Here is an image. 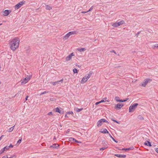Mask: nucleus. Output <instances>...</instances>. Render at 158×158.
<instances>
[{
    "label": "nucleus",
    "instance_id": "1",
    "mask_svg": "<svg viewBox=\"0 0 158 158\" xmlns=\"http://www.w3.org/2000/svg\"><path fill=\"white\" fill-rule=\"evenodd\" d=\"M19 42V39L17 37L11 40L9 43L10 48L12 51H15L18 48Z\"/></svg>",
    "mask_w": 158,
    "mask_h": 158
},
{
    "label": "nucleus",
    "instance_id": "2",
    "mask_svg": "<svg viewBox=\"0 0 158 158\" xmlns=\"http://www.w3.org/2000/svg\"><path fill=\"white\" fill-rule=\"evenodd\" d=\"M92 73V72H90L89 73V74L87 76H85V77H84L82 79V80L81 81V83L83 84L85 83L90 77Z\"/></svg>",
    "mask_w": 158,
    "mask_h": 158
},
{
    "label": "nucleus",
    "instance_id": "3",
    "mask_svg": "<svg viewBox=\"0 0 158 158\" xmlns=\"http://www.w3.org/2000/svg\"><path fill=\"white\" fill-rule=\"evenodd\" d=\"M138 105V104L137 103H135L132 105H131L129 108V112H133Z\"/></svg>",
    "mask_w": 158,
    "mask_h": 158
},
{
    "label": "nucleus",
    "instance_id": "4",
    "mask_svg": "<svg viewBox=\"0 0 158 158\" xmlns=\"http://www.w3.org/2000/svg\"><path fill=\"white\" fill-rule=\"evenodd\" d=\"M106 122L108 123V122L106 120L104 119H102L99 120L97 123V126L98 127L101 126L103 123Z\"/></svg>",
    "mask_w": 158,
    "mask_h": 158
},
{
    "label": "nucleus",
    "instance_id": "5",
    "mask_svg": "<svg viewBox=\"0 0 158 158\" xmlns=\"http://www.w3.org/2000/svg\"><path fill=\"white\" fill-rule=\"evenodd\" d=\"M31 76H28L27 77L21 80V83L25 84L30 79Z\"/></svg>",
    "mask_w": 158,
    "mask_h": 158
},
{
    "label": "nucleus",
    "instance_id": "6",
    "mask_svg": "<svg viewBox=\"0 0 158 158\" xmlns=\"http://www.w3.org/2000/svg\"><path fill=\"white\" fill-rule=\"evenodd\" d=\"M63 79H62L60 81H57L56 82H51L50 83L52 84L53 85H56L60 84H62Z\"/></svg>",
    "mask_w": 158,
    "mask_h": 158
},
{
    "label": "nucleus",
    "instance_id": "7",
    "mask_svg": "<svg viewBox=\"0 0 158 158\" xmlns=\"http://www.w3.org/2000/svg\"><path fill=\"white\" fill-rule=\"evenodd\" d=\"M152 80L149 78H147L144 81L142 84V85L143 87H145L146 85L150 81H151Z\"/></svg>",
    "mask_w": 158,
    "mask_h": 158
},
{
    "label": "nucleus",
    "instance_id": "8",
    "mask_svg": "<svg viewBox=\"0 0 158 158\" xmlns=\"http://www.w3.org/2000/svg\"><path fill=\"white\" fill-rule=\"evenodd\" d=\"M123 106V104L118 103L115 105L114 108V109L116 110L119 109H121Z\"/></svg>",
    "mask_w": 158,
    "mask_h": 158
},
{
    "label": "nucleus",
    "instance_id": "9",
    "mask_svg": "<svg viewBox=\"0 0 158 158\" xmlns=\"http://www.w3.org/2000/svg\"><path fill=\"white\" fill-rule=\"evenodd\" d=\"M10 13V11L8 10H6L2 12L3 15L5 16L8 15Z\"/></svg>",
    "mask_w": 158,
    "mask_h": 158
},
{
    "label": "nucleus",
    "instance_id": "10",
    "mask_svg": "<svg viewBox=\"0 0 158 158\" xmlns=\"http://www.w3.org/2000/svg\"><path fill=\"white\" fill-rule=\"evenodd\" d=\"M74 56V55L73 52L71 53L66 58V61L70 60L72 59V57Z\"/></svg>",
    "mask_w": 158,
    "mask_h": 158
},
{
    "label": "nucleus",
    "instance_id": "11",
    "mask_svg": "<svg viewBox=\"0 0 158 158\" xmlns=\"http://www.w3.org/2000/svg\"><path fill=\"white\" fill-rule=\"evenodd\" d=\"M24 2H21L17 4L15 6V8L16 9H18L23 4Z\"/></svg>",
    "mask_w": 158,
    "mask_h": 158
},
{
    "label": "nucleus",
    "instance_id": "12",
    "mask_svg": "<svg viewBox=\"0 0 158 158\" xmlns=\"http://www.w3.org/2000/svg\"><path fill=\"white\" fill-rule=\"evenodd\" d=\"M115 156L119 158H125L126 157V156L124 155L116 154Z\"/></svg>",
    "mask_w": 158,
    "mask_h": 158
},
{
    "label": "nucleus",
    "instance_id": "13",
    "mask_svg": "<svg viewBox=\"0 0 158 158\" xmlns=\"http://www.w3.org/2000/svg\"><path fill=\"white\" fill-rule=\"evenodd\" d=\"M70 36L69 34V33H68L66 35H65L63 38V39L64 40H65L67 39Z\"/></svg>",
    "mask_w": 158,
    "mask_h": 158
},
{
    "label": "nucleus",
    "instance_id": "14",
    "mask_svg": "<svg viewBox=\"0 0 158 158\" xmlns=\"http://www.w3.org/2000/svg\"><path fill=\"white\" fill-rule=\"evenodd\" d=\"M55 111L56 112H58L60 114H61L62 113V110H60L59 108L58 107H57L55 108Z\"/></svg>",
    "mask_w": 158,
    "mask_h": 158
},
{
    "label": "nucleus",
    "instance_id": "15",
    "mask_svg": "<svg viewBox=\"0 0 158 158\" xmlns=\"http://www.w3.org/2000/svg\"><path fill=\"white\" fill-rule=\"evenodd\" d=\"M77 50L79 51L80 52H84L86 50V49L85 48H78L77 49Z\"/></svg>",
    "mask_w": 158,
    "mask_h": 158
},
{
    "label": "nucleus",
    "instance_id": "16",
    "mask_svg": "<svg viewBox=\"0 0 158 158\" xmlns=\"http://www.w3.org/2000/svg\"><path fill=\"white\" fill-rule=\"evenodd\" d=\"M102 129L100 131L102 133L104 134L109 133L108 131L106 129H104L103 131H102Z\"/></svg>",
    "mask_w": 158,
    "mask_h": 158
},
{
    "label": "nucleus",
    "instance_id": "17",
    "mask_svg": "<svg viewBox=\"0 0 158 158\" xmlns=\"http://www.w3.org/2000/svg\"><path fill=\"white\" fill-rule=\"evenodd\" d=\"M69 140L70 141H73V142H76L77 143H79V141L76 140V139H75L74 138H70L69 139Z\"/></svg>",
    "mask_w": 158,
    "mask_h": 158
},
{
    "label": "nucleus",
    "instance_id": "18",
    "mask_svg": "<svg viewBox=\"0 0 158 158\" xmlns=\"http://www.w3.org/2000/svg\"><path fill=\"white\" fill-rule=\"evenodd\" d=\"M144 144L145 145L148 146H152L151 143L148 141H146V142L144 143Z\"/></svg>",
    "mask_w": 158,
    "mask_h": 158
},
{
    "label": "nucleus",
    "instance_id": "19",
    "mask_svg": "<svg viewBox=\"0 0 158 158\" xmlns=\"http://www.w3.org/2000/svg\"><path fill=\"white\" fill-rule=\"evenodd\" d=\"M59 146V145L58 144L55 143L52 145L51 146V148H56L58 147Z\"/></svg>",
    "mask_w": 158,
    "mask_h": 158
},
{
    "label": "nucleus",
    "instance_id": "20",
    "mask_svg": "<svg viewBox=\"0 0 158 158\" xmlns=\"http://www.w3.org/2000/svg\"><path fill=\"white\" fill-rule=\"evenodd\" d=\"M68 33L70 36L72 35L76 34H77V32L76 31H70L68 32Z\"/></svg>",
    "mask_w": 158,
    "mask_h": 158
},
{
    "label": "nucleus",
    "instance_id": "21",
    "mask_svg": "<svg viewBox=\"0 0 158 158\" xmlns=\"http://www.w3.org/2000/svg\"><path fill=\"white\" fill-rule=\"evenodd\" d=\"M152 48L153 49L157 48H158V44H156L152 45Z\"/></svg>",
    "mask_w": 158,
    "mask_h": 158
},
{
    "label": "nucleus",
    "instance_id": "22",
    "mask_svg": "<svg viewBox=\"0 0 158 158\" xmlns=\"http://www.w3.org/2000/svg\"><path fill=\"white\" fill-rule=\"evenodd\" d=\"M45 8L46 9L48 10H50L52 9V7L48 5L46 6Z\"/></svg>",
    "mask_w": 158,
    "mask_h": 158
},
{
    "label": "nucleus",
    "instance_id": "23",
    "mask_svg": "<svg viewBox=\"0 0 158 158\" xmlns=\"http://www.w3.org/2000/svg\"><path fill=\"white\" fill-rule=\"evenodd\" d=\"M15 126H13L10 128L8 130V132H11L14 129Z\"/></svg>",
    "mask_w": 158,
    "mask_h": 158
},
{
    "label": "nucleus",
    "instance_id": "24",
    "mask_svg": "<svg viewBox=\"0 0 158 158\" xmlns=\"http://www.w3.org/2000/svg\"><path fill=\"white\" fill-rule=\"evenodd\" d=\"M118 26L120 25H121L123 24L124 23V21L123 20H122L120 22H118Z\"/></svg>",
    "mask_w": 158,
    "mask_h": 158
},
{
    "label": "nucleus",
    "instance_id": "25",
    "mask_svg": "<svg viewBox=\"0 0 158 158\" xmlns=\"http://www.w3.org/2000/svg\"><path fill=\"white\" fill-rule=\"evenodd\" d=\"M118 22L117 23H113L112 24V26L114 27H117L118 26Z\"/></svg>",
    "mask_w": 158,
    "mask_h": 158
},
{
    "label": "nucleus",
    "instance_id": "26",
    "mask_svg": "<svg viewBox=\"0 0 158 158\" xmlns=\"http://www.w3.org/2000/svg\"><path fill=\"white\" fill-rule=\"evenodd\" d=\"M109 134V136L110 137L112 138V139H113V140L116 143H118V141H116L115 139L113 138L112 136L110 135V134Z\"/></svg>",
    "mask_w": 158,
    "mask_h": 158
},
{
    "label": "nucleus",
    "instance_id": "27",
    "mask_svg": "<svg viewBox=\"0 0 158 158\" xmlns=\"http://www.w3.org/2000/svg\"><path fill=\"white\" fill-rule=\"evenodd\" d=\"M107 98H104L103 99H102L101 101V102H106V101H108L107 100Z\"/></svg>",
    "mask_w": 158,
    "mask_h": 158
},
{
    "label": "nucleus",
    "instance_id": "28",
    "mask_svg": "<svg viewBox=\"0 0 158 158\" xmlns=\"http://www.w3.org/2000/svg\"><path fill=\"white\" fill-rule=\"evenodd\" d=\"M82 109H83L82 108L79 109V108H77L76 109V110L77 112H79L81 111V110H82Z\"/></svg>",
    "mask_w": 158,
    "mask_h": 158
},
{
    "label": "nucleus",
    "instance_id": "29",
    "mask_svg": "<svg viewBox=\"0 0 158 158\" xmlns=\"http://www.w3.org/2000/svg\"><path fill=\"white\" fill-rule=\"evenodd\" d=\"M138 118L140 119H143V118L141 115H139Z\"/></svg>",
    "mask_w": 158,
    "mask_h": 158
},
{
    "label": "nucleus",
    "instance_id": "30",
    "mask_svg": "<svg viewBox=\"0 0 158 158\" xmlns=\"http://www.w3.org/2000/svg\"><path fill=\"white\" fill-rule=\"evenodd\" d=\"M4 149L5 150V151L8 150L9 149V147L8 146H6L4 148Z\"/></svg>",
    "mask_w": 158,
    "mask_h": 158
},
{
    "label": "nucleus",
    "instance_id": "31",
    "mask_svg": "<svg viewBox=\"0 0 158 158\" xmlns=\"http://www.w3.org/2000/svg\"><path fill=\"white\" fill-rule=\"evenodd\" d=\"M5 151V150L4 149V148H3V149L1 150L0 151V154H2V153H3L4 151Z\"/></svg>",
    "mask_w": 158,
    "mask_h": 158
},
{
    "label": "nucleus",
    "instance_id": "32",
    "mask_svg": "<svg viewBox=\"0 0 158 158\" xmlns=\"http://www.w3.org/2000/svg\"><path fill=\"white\" fill-rule=\"evenodd\" d=\"M73 72L74 73H77V70L75 68V69H73Z\"/></svg>",
    "mask_w": 158,
    "mask_h": 158
},
{
    "label": "nucleus",
    "instance_id": "33",
    "mask_svg": "<svg viewBox=\"0 0 158 158\" xmlns=\"http://www.w3.org/2000/svg\"><path fill=\"white\" fill-rule=\"evenodd\" d=\"M93 6H91L90 8L87 11V12H89L91 11L92 9H93Z\"/></svg>",
    "mask_w": 158,
    "mask_h": 158
},
{
    "label": "nucleus",
    "instance_id": "34",
    "mask_svg": "<svg viewBox=\"0 0 158 158\" xmlns=\"http://www.w3.org/2000/svg\"><path fill=\"white\" fill-rule=\"evenodd\" d=\"M48 92H47L46 91H44L43 92H42L40 94V95H42V94H45L47 93H48Z\"/></svg>",
    "mask_w": 158,
    "mask_h": 158
},
{
    "label": "nucleus",
    "instance_id": "35",
    "mask_svg": "<svg viewBox=\"0 0 158 158\" xmlns=\"http://www.w3.org/2000/svg\"><path fill=\"white\" fill-rule=\"evenodd\" d=\"M21 141L22 139H19L18 141H17V144H20L21 143Z\"/></svg>",
    "mask_w": 158,
    "mask_h": 158
},
{
    "label": "nucleus",
    "instance_id": "36",
    "mask_svg": "<svg viewBox=\"0 0 158 158\" xmlns=\"http://www.w3.org/2000/svg\"><path fill=\"white\" fill-rule=\"evenodd\" d=\"M119 97H116L115 98V100L117 102H118V101H119Z\"/></svg>",
    "mask_w": 158,
    "mask_h": 158
},
{
    "label": "nucleus",
    "instance_id": "37",
    "mask_svg": "<svg viewBox=\"0 0 158 158\" xmlns=\"http://www.w3.org/2000/svg\"><path fill=\"white\" fill-rule=\"evenodd\" d=\"M52 114H53L52 112H49L48 114V115H52Z\"/></svg>",
    "mask_w": 158,
    "mask_h": 158
},
{
    "label": "nucleus",
    "instance_id": "38",
    "mask_svg": "<svg viewBox=\"0 0 158 158\" xmlns=\"http://www.w3.org/2000/svg\"><path fill=\"white\" fill-rule=\"evenodd\" d=\"M73 112L72 111H69L67 112V114H73Z\"/></svg>",
    "mask_w": 158,
    "mask_h": 158
},
{
    "label": "nucleus",
    "instance_id": "39",
    "mask_svg": "<svg viewBox=\"0 0 158 158\" xmlns=\"http://www.w3.org/2000/svg\"><path fill=\"white\" fill-rule=\"evenodd\" d=\"M122 150H125V151L129 150H130L129 149V148H123Z\"/></svg>",
    "mask_w": 158,
    "mask_h": 158
},
{
    "label": "nucleus",
    "instance_id": "40",
    "mask_svg": "<svg viewBox=\"0 0 158 158\" xmlns=\"http://www.w3.org/2000/svg\"><path fill=\"white\" fill-rule=\"evenodd\" d=\"M55 100V99L54 98H51L50 99V100L51 101H54Z\"/></svg>",
    "mask_w": 158,
    "mask_h": 158
},
{
    "label": "nucleus",
    "instance_id": "41",
    "mask_svg": "<svg viewBox=\"0 0 158 158\" xmlns=\"http://www.w3.org/2000/svg\"><path fill=\"white\" fill-rule=\"evenodd\" d=\"M101 103V101H100V102H96V103H95V105H97L99 104H100V103Z\"/></svg>",
    "mask_w": 158,
    "mask_h": 158
},
{
    "label": "nucleus",
    "instance_id": "42",
    "mask_svg": "<svg viewBox=\"0 0 158 158\" xmlns=\"http://www.w3.org/2000/svg\"><path fill=\"white\" fill-rule=\"evenodd\" d=\"M16 156L15 155L13 156H12L10 157L9 158H16Z\"/></svg>",
    "mask_w": 158,
    "mask_h": 158
},
{
    "label": "nucleus",
    "instance_id": "43",
    "mask_svg": "<svg viewBox=\"0 0 158 158\" xmlns=\"http://www.w3.org/2000/svg\"><path fill=\"white\" fill-rule=\"evenodd\" d=\"M140 31H139L137 32V33L136 34V35L137 37L138 36V35L140 33Z\"/></svg>",
    "mask_w": 158,
    "mask_h": 158
},
{
    "label": "nucleus",
    "instance_id": "44",
    "mask_svg": "<svg viewBox=\"0 0 158 158\" xmlns=\"http://www.w3.org/2000/svg\"><path fill=\"white\" fill-rule=\"evenodd\" d=\"M8 147H9V148H13V146L11 144H10L9 146H8Z\"/></svg>",
    "mask_w": 158,
    "mask_h": 158
},
{
    "label": "nucleus",
    "instance_id": "45",
    "mask_svg": "<svg viewBox=\"0 0 158 158\" xmlns=\"http://www.w3.org/2000/svg\"><path fill=\"white\" fill-rule=\"evenodd\" d=\"M106 148L104 147V148H102L100 149L101 150H103L105 149Z\"/></svg>",
    "mask_w": 158,
    "mask_h": 158
},
{
    "label": "nucleus",
    "instance_id": "46",
    "mask_svg": "<svg viewBox=\"0 0 158 158\" xmlns=\"http://www.w3.org/2000/svg\"><path fill=\"white\" fill-rule=\"evenodd\" d=\"M2 158H8L7 156H4Z\"/></svg>",
    "mask_w": 158,
    "mask_h": 158
},
{
    "label": "nucleus",
    "instance_id": "47",
    "mask_svg": "<svg viewBox=\"0 0 158 158\" xmlns=\"http://www.w3.org/2000/svg\"><path fill=\"white\" fill-rule=\"evenodd\" d=\"M110 52H113V53H114L115 54H116V53L115 52V51H114V50H112V51H111Z\"/></svg>",
    "mask_w": 158,
    "mask_h": 158
},
{
    "label": "nucleus",
    "instance_id": "48",
    "mask_svg": "<svg viewBox=\"0 0 158 158\" xmlns=\"http://www.w3.org/2000/svg\"><path fill=\"white\" fill-rule=\"evenodd\" d=\"M155 151L156 152L158 153V148H155Z\"/></svg>",
    "mask_w": 158,
    "mask_h": 158
},
{
    "label": "nucleus",
    "instance_id": "49",
    "mask_svg": "<svg viewBox=\"0 0 158 158\" xmlns=\"http://www.w3.org/2000/svg\"><path fill=\"white\" fill-rule=\"evenodd\" d=\"M4 135H2L0 137V140L2 138V137H4Z\"/></svg>",
    "mask_w": 158,
    "mask_h": 158
},
{
    "label": "nucleus",
    "instance_id": "50",
    "mask_svg": "<svg viewBox=\"0 0 158 158\" xmlns=\"http://www.w3.org/2000/svg\"><path fill=\"white\" fill-rule=\"evenodd\" d=\"M134 148L133 147H131L129 148L130 150H133L134 149Z\"/></svg>",
    "mask_w": 158,
    "mask_h": 158
},
{
    "label": "nucleus",
    "instance_id": "51",
    "mask_svg": "<svg viewBox=\"0 0 158 158\" xmlns=\"http://www.w3.org/2000/svg\"><path fill=\"white\" fill-rule=\"evenodd\" d=\"M111 120L112 121H113L114 122H115V123H116V120H114L113 118H111Z\"/></svg>",
    "mask_w": 158,
    "mask_h": 158
},
{
    "label": "nucleus",
    "instance_id": "52",
    "mask_svg": "<svg viewBox=\"0 0 158 158\" xmlns=\"http://www.w3.org/2000/svg\"><path fill=\"white\" fill-rule=\"evenodd\" d=\"M111 120L112 121H113L114 122H115V123H116V120H114L113 118H111Z\"/></svg>",
    "mask_w": 158,
    "mask_h": 158
},
{
    "label": "nucleus",
    "instance_id": "53",
    "mask_svg": "<svg viewBox=\"0 0 158 158\" xmlns=\"http://www.w3.org/2000/svg\"><path fill=\"white\" fill-rule=\"evenodd\" d=\"M118 101L119 102H123V100H119Z\"/></svg>",
    "mask_w": 158,
    "mask_h": 158
},
{
    "label": "nucleus",
    "instance_id": "54",
    "mask_svg": "<svg viewBox=\"0 0 158 158\" xmlns=\"http://www.w3.org/2000/svg\"><path fill=\"white\" fill-rule=\"evenodd\" d=\"M87 11H86V12L82 11V12H81V13H84V14L85 13H87Z\"/></svg>",
    "mask_w": 158,
    "mask_h": 158
},
{
    "label": "nucleus",
    "instance_id": "55",
    "mask_svg": "<svg viewBox=\"0 0 158 158\" xmlns=\"http://www.w3.org/2000/svg\"><path fill=\"white\" fill-rule=\"evenodd\" d=\"M28 97V96H27V97H26V99H25L26 100H27Z\"/></svg>",
    "mask_w": 158,
    "mask_h": 158
},
{
    "label": "nucleus",
    "instance_id": "56",
    "mask_svg": "<svg viewBox=\"0 0 158 158\" xmlns=\"http://www.w3.org/2000/svg\"><path fill=\"white\" fill-rule=\"evenodd\" d=\"M65 117H67V118L68 117V116L67 115V114H66V115H65Z\"/></svg>",
    "mask_w": 158,
    "mask_h": 158
},
{
    "label": "nucleus",
    "instance_id": "57",
    "mask_svg": "<svg viewBox=\"0 0 158 158\" xmlns=\"http://www.w3.org/2000/svg\"><path fill=\"white\" fill-rule=\"evenodd\" d=\"M128 98H126V99L125 100H126V101H127L128 100Z\"/></svg>",
    "mask_w": 158,
    "mask_h": 158
},
{
    "label": "nucleus",
    "instance_id": "58",
    "mask_svg": "<svg viewBox=\"0 0 158 158\" xmlns=\"http://www.w3.org/2000/svg\"><path fill=\"white\" fill-rule=\"evenodd\" d=\"M126 101V100H123V102H124Z\"/></svg>",
    "mask_w": 158,
    "mask_h": 158
},
{
    "label": "nucleus",
    "instance_id": "59",
    "mask_svg": "<svg viewBox=\"0 0 158 158\" xmlns=\"http://www.w3.org/2000/svg\"><path fill=\"white\" fill-rule=\"evenodd\" d=\"M116 123H119L118 122V121H116Z\"/></svg>",
    "mask_w": 158,
    "mask_h": 158
},
{
    "label": "nucleus",
    "instance_id": "60",
    "mask_svg": "<svg viewBox=\"0 0 158 158\" xmlns=\"http://www.w3.org/2000/svg\"><path fill=\"white\" fill-rule=\"evenodd\" d=\"M116 123H119L118 122V121H116Z\"/></svg>",
    "mask_w": 158,
    "mask_h": 158
},
{
    "label": "nucleus",
    "instance_id": "61",
    "mask_svg": "<svg viewBox=\"0 0 158 158\" xmlns=\"http://www.w3.org/2000/svg\"><path fill=\"white\" fill-rule=\"evenodd\" d=\"M2 23H0V26H1V25H2Z\"/></svg>",
    "mask_w": 158,
    "mask_h": 158
},
{
    "label": "nucleus",
    "instance_id": "62",
    "mask_svg": "<svg viewBox=\"0 0 158 158\" xmlns=\"http://www.w3.org/2000/svg\"><path fill=\"white\" fill-rule=\"evenodd\" d=\"M96 40H94V41H96Z\"/></svg>",
    "mask_w": 158,
    "mask_h": 158
}]
</instances>
